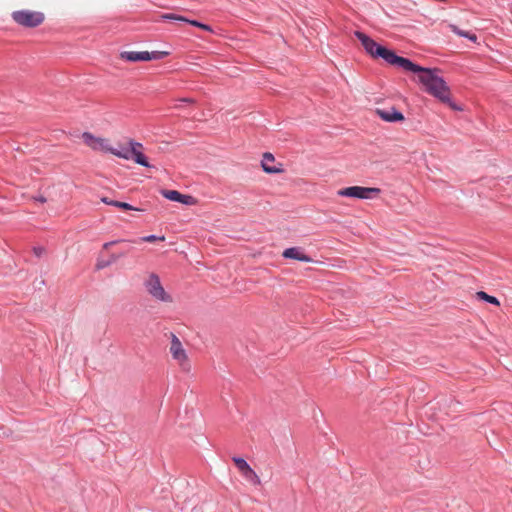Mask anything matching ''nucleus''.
Returning <instances> with one entry per match:
<instances>
[{
  "label": "nucleus",
  "instance_id": "6ab92c4d",
  "mask_svg": "<svg viewBox=\"0 0 512 512\" xmlns=\"http://www.w3.org/2000/svg\"><path fill=\"white\" fill-rule=\"evenodd\" d=\"M187 23H189V24H191V25H193V26H195V27L201 28V29H203V30L209 31V32H211V31H212V29H211V27H210V26H208V25H206V24H203V23H200V22H198V21H196V20H189V19H188Z\"/></svg>",
  "mask_w": 512,
  "mask_h": 512
},
{
  "label": "nucleus",
  "instance_id": "f8f14e48",
  "mask_svg": "<svg viewBox=\"0 0 512 512\" xmlns=\"http://www.w3.org/2000/svg\"><path fill=\"white\" fill-rule=\"evenodd\" d=\"M282 256L284 258L294 259V260H298V261H301V262L309 263V262L312 261L311 257L306 255L304 253L303 249L300 248V247L287 248V249H285L283 251Z\"/></svg>",
  "mask_w": 512,
  "mask_h": 512
},
{
  "label": "nucleus",
  "instance_id": "ddd939ff",
  "mask_svg": "<svg viewBox=\"0 0 512 512\" xmlns=\"http://www.w3.org/2000/svg\"><path fill=\"white\" fill-rule=\"evenodd\" d=\"M274 162H275L274 156L271 153L267 152V153H264V155H263V158L261 161V166H262L263 170L269 174H276V173L282 172V168L280 167L281 165L280 164H279V166L274 165Z\"/></svg>",
  "mask_w": 512,
  "mask_h": 512
},
{
  "label": "nucleus",
  "instance_id": "423d86ee",
  "mask_svg": "<svg viewBox=\"0 0 512 512\" xmlns=\"http://www.w3.org/2000/svg\"><path fill=\"white\" fill-rule=\"evenodd\" d=\"M144 286L148 294L156 301L163 303L173 302L172 296L165 291L157 274L150 273L144 281Z\"/></svg>",
  "mask_w": 512,
  "mask_h": 512
},
{
  "label": "nucleus",
  "instance_id": "f257e3e1",
  "mask_svg": "<svg viewBox=\"0 0 512 512\" xmlns=\"http://www.w3.org/2000/svg\"><path fill=\"white\" fill-rule=\"evenodd\" d=\"M405 71L418 74V81L423 85L424 90L437 98L440 102L447 104L452 110L461 111L451 99V91L444 79L439 75L438 69L424 68L410 61V65H404Z\"/></svg>",
  "mask_w": 512,
  "mask_h": 512
},
{
  "label": "nucleus",
  "instance_id": "393cba45",
  "mask_svg": "<svg viewBox=\"0 0 512 512\" xmlns=\"http://www.w3.org/2000/svg\"><path fill=\"white\" fill-rule=\"evenodd\" d=\"M250 469H251L250 465H249V464H247L246 466H244V467H243L242 469H240L239 471H240V473H241V474H243V473L247 472V471H248V470H250Z\"/></svg>",
  "mask_w": 512,
  "mask_h": 512
},
{
  "label": "nucleus",
  "instance_id": "20e7f679",
  "mask_svg": "<svg viewBox=\"0 0 512 512\" xmlns=\"http://www.w3.org/2000/svg\"><path fill=\"white\" fill-rule=\"evenodd\" d=\"M169 352L173 360L178 364L180 370L184 373H190L192 365L189 360L187 351L185 350L180 339L173 333L170 334Z\"/></svg>",
  "mask_w": 512,
  "mask_h": 512
},
{
  "label": "nucleus",
  "instance_id": "412c9836",
  "mask_svg": "<svg viewBox=\"0 0 512 512\" xmlns=\"http://www.w3.org/2000/svg\"><path fill=\"white\" fill-rule=\"evenodd\" d=\"M233 462L235 463L238 470L242 469L244 466H246L248 463L240 457H234Z\"/></svg>",
  "mask_w": 512,
  "mask_h": 512
},
{
  "label": "nucleus",
  "instance_id": "f3484780",
  "mask_svg": "<svg viewBox=\"0 0 512 512\" xmlns=\"http://www.w3.org/2000/svg\"><path fill=\"white\" fill-rule=\"evenodd\" d=\"M162 19L164 20H176V21H182V22H187L188 19L183 17V16H180V15H177V14H173V13H167V14H163L161 16Z\"/></svg>",
  "mask_w": 512,
  "mask_h": 512
},
{
  "label": "nucleus",
  "instance_id": "a211bd4d",
  "mask_svg": "<svg viewBox=\"0 0 512 512\" xmlns=\"http://www.w3.org/2000/svg\"><path fill=\"white\" fill-rule=\"evenodd\" d=\"M164 240H165L164 236H156V235H149V236L140 238V241H143V242H155V241H164Z\"/></svg>",
  "mask_w": 512,
  "mask_h": 512
},
{
  "label": "nucleus",
  "instance_id": "4be33fe9",
  "mask_svg": "<svg viewBox=\"0 0 512 512\" xmlns=\"http://www.w3.org/2000/svg\"><path fill=\"white\" fill-rule=\"evenodd\" d=\"M44 248L42 247H37V248H34V253L36 254V256L40 257L43 253H44Z\"/></svg>",
  "mask_w": 512,
  "mask_h": 512
},
{
  "label": "nucleus",
  "instance_id": "a878e982",
  "mask_svg": "<svg viewBox=\"0 0 512 512\" xmlns=\"http://www.w3.org/2000/svg\"><path fill=\"white\" fill-rule=\"evenodd\" d=\"M181 101L186 102V103H194V100L191 98H184V99H181Z\"/></svg>",
  "mask_w": 512,
  "mask_h": 512
},
{
  "label": "nucleus",
  "instance_id": "7ed1b4c3",
  "mask_svg": "<svg viewBox=\"0 0 512 512\" xmlns=\"http://www.w3.org/2000/svg\"><path fill=\"white\" fill-rule=\"evenodd\" d=\"M144 147L142 143L129 139L126 143L111 145L109 153L124 160H133L135 163L144 167H150L147 157L143 154Z\"/></svg>",
  "mask_w": 512,
  "mask_h": 512
},
{
  "label": "nucleus",
  "instance_id": "bb28decb",
  "mask_svg": "<svg viewBox=\"0 0 512 512\" xmlns=\"http://www.w3.org/2000/svg\"><path fill=\"white\" fill-rule=\"evenodd\" d=\"M38 201H40V202L44 203V202L46 201V199H45L44 197H40V198L38 199Z\"/></svg>",
  "mask_w": 512,
  "mask_h": 512
},
{
  "label": "nucleus",
  "instance_id": "9b49d317",
  "mask_svg": "<svg viewBox=\"0 0 512 512\" xmlns=\"http://www.w3.org/2000/svg\"><path fill=\"white\" fill-rule=\"evenodd\" d=\"M375 113L385 122H402L404 121V115L397 111L395 107L388 109H376Z\"/></svg>",
  "mask_w": 512,
  "mask_h": 512
},
{
  "label": "nucleus",
  "instance_id": "b1692460",
  "mask_svg": "<svg viewBox=\"0 0 512 512\" xmlns=\"http://www.w3.org/2000/svg\"><path fill=\"white\" fill-rule=\"evenodd\" d=\"M122 241H123V240L107 242V243H105V244L103 245V248H104V249H108L110 246H112V245H114V244H116V243H118V242H122Z\"/></svg>",
  "mask_w": 512,
  "mask_h": 512
},
{
  "label": "nucleus",
  "instance_id": "39448f33",
  "mask_svg": "<svg viewBox=\"0 0 512 512\" xmlns=\"http://www.w3.org/2000/svg\"><path fill=\"white\" fill-rule=\"evenodd\" d=\"M13 21L25 28H35L40 26L44 20L45 15L41 11H34L30 9H22L14 11L11 14Z\"/></svg>",
  "mask_w": 512,
  "mask_h": 512
},
{
  "label": "nucleus",
  "instance_id": "dca6fc26",
  "mask_svg": "<svg viewBox=\"0 0 512 512\" xmlns=\"http://www.w3.org/2000/svg\"><path fill=\"white\" fill-rule=\"evenodd\" d=\"M242 476L254 485H260L261 481L256 472L251 468L247 472L243 473Z\"/></svg>",
  "mask_w": 512,
  "mask_h": 512
},
{
  "label": "nucleus",
  "instance_id": "aec40b11",
  "mask_svg": "<svg viewBox=\"0 0 512 512\" xmlns=\"http://www.w3.org/2000/svg\"><path fill=\"white\" fill-rule=\"evenodd\" d=\"M113 206L123 209V210H137L132 205H130L126 202L115 201V203H113Z\"/></svg>",
  "mask_w": 512,
  "mask_h": 512
},
{
  "label": "nucleus",
  "instance_id": "2eb2a0df",
  "mask_svg": "<svg viewBox=\"0 0 512 512\" xmlns=\"http://www.w3.org/2000/svg\"><path fill=\"white\" fill-rule=\"evenodd\" d=\"M476 297H477V299H479V300L486 301V302L491 303V304H493V305H496V306H499V305H500V302H499V300H498L496 297L491 296V295L487 294V293H486V292H484V291H478V292L476 293Z\"/></svg>",
  "mask_w": 512,
  "mask_h": 512
},
{
  "label": "nucleus",
  "instance_id": "0eeeda50",
  "mask_svg": "<svg viewBox=\"0 0 512 512\" xmlns=\"http://www.w3.org/2000/svg\"><path fill=\"white\" fill-rule=\"evenodd\" d=\"M380 193L381 190L379 188L362 186H350L337 191L338 196L357 199H372L377 197Z\"/></svg>",
  "mask_w": 512,
  "mask_h": 512
},
{
  "label": "nucleus",
  "instance_id": "6e6552de",
  "mask_svg": "<svg viewBox=\"0 0 512 512\" xmlns=\"http://www.w3.org/2000/svg\"><path fill=\"white\" fill-rule=\"evenodd\" d=\"M168 55V52L165 51H124L120 53V58L125 61L130 62H140V61H151V60H159Z\"/></svg>",
  "mask_w": 512,
  "mask_h": 512
},
{
  "label": "nucleus",
  "instance_id": "5701e85b",
  "mask_svg": "<svg viewBox=\"0 0 512 512\" xmlns=\"http://www.w3.org/2000/svg\"><path fill=\"white\" fill-rule=\"evenodd\" d=\"M101 201H102L103 203L107 204V205H112V206H113V203H115V201H114V200H110V199H109V198H107V197H102V198H101Z\"/></svg>",
  "mask_w": 512,
  "mask_h": 512
},
{
  "label": "nucleus",
  "instance_id": "4468645a",
  "mask_svg": "<svg viewBox=\"0 0 512 512\" xmlns=\"http://www.w3.org/2000/svg\"><path fill=\"white\" fill-rule=\"evenodd\" d=\"M449 28L451 29V31L453 33H455L456 35H458L460 37L468 38L469 40H471L473 42L477 41V36L474 33H470L468 31H464V30L460 29L458 26H456L454 24H450Z\"/></svg>",
  "mask_w": 512,
  "mask_h": 512
},
{
  "label": "nucleus",
  "instance_id": "f03ea898",
  "mask_svg": "<svg viewBox=\"0 0 512 512\" xmlns=\"http://www.w3.org/2000/svg\"><path fill=\"white\" fill-rule=\"evenodd\" d=\"M356 38L361 42L365 51L370 54L372 57H381L387 63L391 65H396L403 68L404 65H410V60L404 57L397 56L392 50H389L379 44H377L373 39L364 34L363 32L356 31Z\"/></svg>",
  "mask_w": 512,
  "mask_h": 512
},
{
  "label": "nucleus",
  "instance_id": "cd10ccee",
  "mask_svg": "<svg viewBox=\"0 0 512 512\" xmlns=\"http://www.w3.org/2000/svg\"><path fill=\"white\" fill-rule=\"evenodd\" d=\"M105 265L104 263H101V264H97V268L100 269V268H103Z\"/></svg>",
  "mask_w": 512,
  "mask_h": 512
},
{
  "label": "nucleus",
  "instance_id": "9d476101",
  "mask_svg": "<svg viewBox=\"0 0 512 512\" xmlns=\"http://www.w3.org/2000/svg\"><path fill=\"white\" fill-rule=\"evenodd\" d=\"M162 195L170 201L179 202L189 206L197 203V200L193 196L181 194L176 190H164L162 191Z\"/></svg>",
  "mask_w": 512,
  "mask_h": 512
},
{
  "label": "nucleus",
  "instance_id": "1a4fd4ad",
  "mask_svg": "<svg viewBox=\"0 0 512 512\" xmlns=\"http://www.w3.org/2000/svg\"><path fill=\"white\" fill-rule=\"evenodd\" d=\"M83 142L96 151L108 152L111 150V143L108 139L96 137L89 132L82 134Z\"/></svg>",
  "mask_w": 512,
  "mask_h": 512
}]
</instances>
